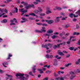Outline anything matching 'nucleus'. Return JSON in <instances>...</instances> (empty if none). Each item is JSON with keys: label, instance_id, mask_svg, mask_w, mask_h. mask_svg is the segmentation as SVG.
<instances>
[{"label": "nucleus", "instance_id": "nucleus-60", "mask_svg": "<svg viewBox=\"0 0 80 80\" xmlns=\"http://www.w3.org/2000/svg\"><path fill=\"white\" fill-rule=\"evenodd\" d=\"M58 75L60 74V71H59L58 72Z\"/></svg>", "mask_w": 80, "mask_h": 80}, {"label": "nucleus", "instance_id": "nucleus-37", "mask_svg": "<svg viewBox=\"0 0 80 80\" xmlns=\"http://www.w3.org/2000/svg\"><path fill=\"white\" fill-rule=\"evenodd\" d=\"M42 26H43L44 27H47V26L48 25L47 24H42Z\"/></svg>", "mask_w": 80, "mask_h": 80}, {"label": "nucleus", "instance_id": "nucleus-23", "mask_svg": "<svg viewBox=\"0 0 80 80\" xmlns=\"http://www.w3.org/2000/svg\"><path fill=\"white\" fill-rule=\"evenodd\" d=\"M57 36L55 35H54L52 37H51V38H52V39H54V38H57Z\"/></svg>", "mask_w": 80, "mask_h": 80}, {"label": "nucleus", "instance_id": "nucleus-46", "mask_svg": "<svg viewBox=\"0 0 80 80\" xmlns=\"http://www.w3.org/2000/svg\"><path fill=\"white\" fill-rule=\"evenodd\" d=\"M54 77H58V75L56 74V73H55V74L54 75Z\"/></svg>", "mask_w": 80, "mask_h": 80}, {"label": "nucleus", "instance_id": "nucleus-5", "mask_svg": "<svg viewBox=\"0 0 80 80\" xmlns=\"http://www.w3.org/2000/svg\"><path fill=\"white\" fill-rule=\"evenodd\" d=\"M70 74H71V75H73V76H72V77H71L70 79H73L74 77H75V75H74V73L73 72H71L70 73Z\"/></svg>", "mask_w": 80, "mask_h": 80}, {"label": "nucleus", "instance_id": "nucleus-59", "mask_svg": "<svg viewBox=\"0 0 80 80\" xmlns=\"http://www.w3.org/2000/svg\"><path fill=\"white\" fill-rule=\"evenodd\" d=\"M46 70V68H42V70Z\"/></svg>", "mask_w": 80, "mask_h": 80}, {"label": "nucleus", "instance_id": "nucleus-7", "mask_svg": "<svg viewBox=\"0 0 80 80\" xmlns=\"http://www.w3.org/2000/svg\"><path fill=\"white\" fill-rule=\"evenodd\" d=\"M69 16L70 17H71V18H72V17H73V16L74 17H78V15H77L75 16V15L72 13L69 14Z\"/></svg>", "mask_w": 80, "mask_h": 80}, {"label": "nucleus", "instance_id": "nucleus-62", "mask_svg": "<svg viewBox=\"0 0 80 80\" xmlns=\"http://www.w3.org/2000/svg\"><path fill=\"white\" fill-rule=\"evenodd\" d=\"M76 20H77V19H75V18H74L73 19V22H75L76 21Z\"/></svg>", "mask_w": 80, "mask_h": 80}, {"label": "nucleus", "instance_id": "nucleus-51", "mask_svg": "<svg viewBox=\"0 0 80 80\" xmlns=\"http://www.w3.org/2000/svg\"><path fill=\"white\" fill-rule=\"evenodd\" d=\"M78 45H80V39H79V41L78 42Z\"/></svg>", "mask_w": 80, "mask_h": 80}, {"label": "nucleus", "instance_id": "nucleus-55", "mask_svg": "<svg viewBox=\"0 0 80 80\" xmlns=\"http://www.w3.org/2000/svg\"><path fill=\"white\" fill-rule=\"evenodd\" d=\"M60 80H64V78L63 77H61Z\"/></svg>", "mask_w": 80, "mask_h": 80}, {"label": "nucleus", "instance_id": "nucleus-20", "mask_svg": "<svg viewBox=\"0 0 80 80\" xmlns=\"http://www.w3.org/2000/svg\"><path fill=\"white\" fill-rule=\"evenodd\" d=\"M22 19L24 20V21H22L21 22V23H23V22H25V18H22Z\"/></svg>", "mask_w": 80, "mask_h": 80}, {"label": "nucleus", "instance_id": "nucleus-43", "mask_svg": "<svg viewBox=\"0 0 80 80\" xmlns=\"http://www.w3.org/2000/svg\"><path fill=\"white\" fill-rule=\"evenodd\" d=\"M58 53L59 55H60V50L58 51Z\"/></svg>", "mask_w": 80, "mask_h": 80}, {"label": "nucleus", "instance_id": "nucleus-15", "mask_svg": "<svg viewBox=\"0 0 80 80\" xmlns=\"http://www.w3.org/2000/svg\"><path fill=\"white\" fill-rule=\"evenodd\" d=\"M74 38V37L73 36H72L70 38L69 41L67 42V44H69V43H70V42H71V38Z\"/></svg>", "mask_w": 80, "mask_h": 80}, {"label": "nucleus", "instance_id": "nucleus-19", "mask_svg": "<svg viewBox=\"0 0 80 80\" xmlns=\"http://www.w3.org/2000/svg\"><path fill=\"white\" fill-rule=\"evenodd\" d=\"M54 58H57V59H58V60H60V57H58V55H55Z\"/></svg>", "mask_w": 80, "mask_h": 80}, {"label": "nucleus", "instance_id": "nucleus-24", "mask_svg": "<svg viewBox=\"0 0 80 80\" xmlns=\"http://www.w3.org/2000/svg\"><path fill=\"white\" fill-rule=\"evenodd\" d=\"M39 12L40 11H39L38 10H35L34 11V12L35 13H36V14H37V13H38V12Z\"/></svg>", "mask_w": 80, "mask_h": 80}, {"label": "nucleus", "instance_id": "nucleus-28", "mask_svg": "<svg viewBox=\"0 0 80 80\" xmlns=\"http://www.w3.org/2000/svg\"><path fill=\"white\" fill-rule=\"evenodd\" d=\"M51 72L49 70H47V71H46L45 72L46 73H51Z\"/></svg>", "mask_w": 80, "mask_h": 80}, {"label": "nucleus", "instance_id": "nucleus-22", "mask_svg": "<svg viewBox=\"0 0 80 80\" xmlns=\"http://www.w3.org/2000/svg\"><path fill=\"white\" fill-rule=\"evenodd\" d=\"M38 10H39V12H42L43 11L41 7H39L38 8Z\"/></svg>", "mask_w": 80, "mask_h": 80}, {"label": "nucleus", "instance_id": "nucleus-21", "mask_svg": "<svg viewBox=\"0 0 80 80\" xmlns=\"http://www.w3.org/2000/svg\"><path fill=\"white\" fill-rule=\"evenodd\" d=\"M52 13V12L50 10H48L46 12V14H49V13Z\"/></svg>", "mask_w": 80, "mask_h": 80}, {"label": "nucleus", "instance_id": "nucleus-10", "mask_svg": "<svg viewBox=\"0 0 80 80\" xmlns=\"http://www.w3.org/2000/svg\"><path fill=\"white\" fill-rule=\"evenodd\" d=\"M54 65L55 66H56V65H57V60L56 59H54Z\"/></svg>", "mask_w": 80, "mask_h": 80}, {"label": "nucleus", "instance_id": "nucleus-35", "mask_svg": "<svg viewBox=\"0 0 80 80\" xmlns=\"http://www.w3.org/2000/svg\"><path fill=\"white\" fill-rule=\"evenodd\" d=\"M72 65V64L71 63H69L68 64H66V67H68L69 65Z\"/></svg>", "mask_w": 80, "mask_h": 80}, {"label": "nucleus", "instance_id": "nucleus-25", "mask_svg": "<svg viewBox=\"0 0 80 80\" xmlns=\"http://www.w3.org/2000/svg\"><path fill=\"white\" fill-rule=\"evenodd\" d=\"M42 48H47V45L46 44L45 45H42Z\"/></svg>", "mask_w": 80, "mask_h": 80}, {"label": "nucleus", "instance_id": "nucleus-44", "mask_svg": "<svg viewBox=\"0 0 80 80\" xmlns=\"http://www.w3.org/2000/svg\"><path fill=\"white\" fill-rule=\"evenodd\" d=\"M45 13H42V14H40V16H45Z\"/></svg>", "mask_w": 80, "mask_h": 80}, {"label": "nucleus", "instance_id": "nucleus-11", "mask_svg": "<svg viewBox=\"0 0 80 80\" xmlns=\"http://www.w3.org/2000/svg\"><path fill=\"white\" fill-rule=\"evenodd\" d=\"M38 71H39V72L40 73H43V71H42V69H41L40 68H38Z\"/></svg>", "mask_w": 80, "mask_h": 80}, {"label": "nucleus", "instance_id": "nucleus-40", "mask_svg": "<svg viewBox=\"0 0 80 80\" xmlns=\"http://www.w3.org/2000/svg\"><path fill=\"white\" fill-rule=\"evenodd\" d=\"M36 32H38V33H40V31L38 30H35Z\"/></svg>", "mask_w": 80, "mask_h": 80}, {"label": "nucleus", "instance_id": "nucleus-38", "mask_svg": "<svg viewBox=\"0 0 80 80\" xmlns=\"http://www.w3.org/2000/svg\"><path fill=\"white\" fill-rule=\"evenodd\" d=\"M48 77H47L45 78H44L43 79V80H48Z\"/></svg>", "mask_w": 80, "mask_h": 80}, {"label": "nucleus", "instance_id": "nucleus-18", "mask_svg": "<svg viewBox=\"0 0 80 80\" xmlns=\"http://www.w3.org/2000/svg\"><path fill=\"white\" fill-rule=\"evenodd\" d=\"M6 1H4V3H8V2H12V0H6Z\"/></svg>", "mask_w": 80, "mask_h": 80}, {"label": "nucleus", "instance_id": "nucleus-61", "mask_svg": "<svg viewBox=\"0 0 80 80\" xmlns=\"http://www.w3.org/2000/svg\"><path fill=\"white\" fill-rule=\"evenodd\" d=\"M60 55H61L62 56H63L64 55L63 54L62 52H60Z\"/></svg>", "mask_w": 80, "mask_h": 80}, {"label": "nucleus", "instance_id": "nucleus-34", "mask_svg": "<svg viewBox=\"0 0 80 80\" xmlns=\"http://www.w3.org/2000/svg\"><path fill=\"white\" fill-rule=\"evenodd\" d=\"M55 79L56 80H60V77H58V78H56Z\"/></svg>", "mask_w": 80, "mask_h": 80}, {"label": "nucleus", "instance_id": "nucleus-42", "mask_svg": "<svg viewBox=\"0 0 80 80\" xmlns=\"http://www.w3.org/2000/svg\"><path fill=\"white\" fill-rule=\"evenodd\" d=\"M33 3L34 5H37V4H38V2H34Z\"/></svg>", "mask_w": 80, "mask_h": 80}, {"label": "nucleus", "instance_id": "nucleus-31", "mask_svg": "<svg viewBox=\"0 0 80 80\" xmlns=\"http://www.w3.org/2000/svg\"><path fill=\"white\" fill-rule=\"evenodd\" d=\"M29 15H33V16H36L34 13H31L29 14Z\"/></svg>", "mask_w": 80, "mask_h": 80}, {"label": "nucleus", "instance_id": "nucleus-53", "mask_svg": "<svg viewBox=\"0 0 80 80\" xmlns=\"http://www.w3.org/2000/svg\"><path fill=\"white\" fill-rule=\"evenodd\" d=\"M38 78H40L41 77V75L40 74H39L38 75Z\"/></svg>", "mask_w": 80, "mask_h": 80}, {"label": "nucleus", "instance_id": "nucleus-3", "mask_svg": "<svg viewBox=\"0 0 80 80\" xmlns=\"http://www.w3.org/2000/svg\"><path fill=\"white\" fill-rule=\"evenodd\" d=\"M30 7H32V8H34V5L33 4L32 5H29L28 6H26L25 8H26V9H28V8H30Z\"/></svg>", "mask_w": 80, "mask_h": 80}, {"label": "nucleus", "instance_id": "nucleus-49", "mask_svg": "<svg viewBox=\"0 0 80 80\" xmlns=\"http://www.w3.org/2000/svg\"><path fill=\"white\" fill-rule=\"evenodd\" d=\"M15 9L16 10V13H17V12H18V9H17V8H15Z\"/></svg>", "mask_w": 80, "mask_h": 80}, {"label": "nucleus", "instance_id": "nucleus-30", "mask_svg": "<svg viewBox=\"0 0 80 80\" xmlns=\"http://www.w3.org/2000/svg\"><path fill=\"white\" fill-rule=\"evenodd\" d=\"M46 57L47 58H50V56L49 55L47 54L46 55Z\"/></svg>", "mask_w": 80, "mask_h": 80}, {"label": "nucleus", "instance_id": "nucleus-45", "mask_svg": "<svg viewBox=\"0 0 80 80\" xmlns=\"http://www.w3.org/2000/svg\"><path fill=\"white\" fill-rule=\"evenodd\" d=\"M53 57V55H51L49 56V58H52Z\"/></svg>", "mask_w": 80, "mask_h": 80}, {"label": "nucleus", "instance_id": "nucleus-13", "mask_svg": "<svg viewBox=\"0 0 80 80\" xmlns=\"http://www.w3.org/2000/svg\"><path fill=\"white\" fill-rule=\"evenodd\" d=\"M1 22L3 23H7V20L6 19H4L2 21H1Z\"/></svg>", "mask_w": 80, "mask_h": 80}, {"label": "nucleus", "instance_id": "nucleus-33", "mask_svg": "<svg viewBox=\"0 0 80 80\" xmlns=\"http://www.w3.org/2000/svg\"><path fill=\"white\" fill-rule=\"evenodd\" d=\"M29 19L30 20H35V18H30V17L29 18Z\"/></svg>", "mask_w": 80, "mask_h": 80}, {"label": "nucleus", "instance_id": "nucleus-1", "mask_svg": "<svg viewBox=\"0 0 80 80\" xmlns=\"http://www.w3.org/2000/svg\"><path fill=\"white\" fill-rule=\"evenodd\" d=\"M24 8H22V9H19V10L20 12H22V13L21 14V15L22 16L23 14H24V13H26V12H27V10H24Z\"/></svg>", "mask_w": 80, "mask_h": 80}, {"label": "nucleus", "instance_id": "nucleus-57", "mask_svg": "<svg viewBox=\"0 0 80 80\" xmlns=\"http://www.w3.org/2000/svg\"><path fill=\"white\" fill-rule=\"evenodd\" d=\"M37 24L38 25H42V24L41 23H37Z\"/></svg>", "mask_w": 80, "mask_h": 80}, {"label": "nucleus", "instance_id": "nucleus-54", "mask_svg": "<svg viewBox=\"0 0 80 80\" xmlns=\"http://www.w3.org/2000/svg\"><path fill=\"white\" fill-rule=\"evenodd\" d=\"M65 34V32H62V34H60V36H62L63 35V34Z\"/></svg>", "mask_w": 80, "mask_h": 80}, {"label": "nucleus", "instance_id": "nucleus-27", "mask_svg": "<svg viewBox=\"0 0 80 80\" xmlns=\"http://www.w3.org/2000/svg\"><path fill=\"white\" fill-rule=\"evenodd\" d=\"M50 34H46L44 35V37H46V36H48V37H50Z\"/></svg>", "mask_w": 80, "mask_h": 80}, {"label": "nucleus", "instance_id": "nucleus-9", "mask_svg": "<svg viewBox=\"0 0 80 80\" xmlns=\"http://www.w3.org/2000/svg\"><path fill=\"white\" fill-rule=\"evenodd\" d=\"M35 67H36V65L34 66L32 68L33 73H35V70H36V68Z\"/></svg>", "mask_w": 80, "mask_h": 80}, {"label": "nucleus", "instance_id": "nucleus-64", "mask_svg": "<svg viewBox=\"0 0 80 80\" xmlns=\"http://www.w3.org/2000/svg\"><path fill=\"white\" fill-rule=\"evenodd\" d=\"M50 65H48V66L47 65V67L48 68H50Z\"/></svg>", "mask_w": 80, "mask_h": 80}, {"label": "nucleus", "instance_id": "nucleus-39", "mask_svg": "<svg viewBox=\"0 0 80 80\" xmlns=\"http://www.w3.org/2000/svg\"><path fill=\"white\" fill-rule=\"evenodd\" d=\"M13 20L15 21V23H17V20H16V18H14L13 19Z\"/></svg>", "mask_w": 80, "mask_h": 80}, {"label": "nucleus", "instance_id": "nucleus-48", "mask_svg": "<svg viewBox=\"0 0 80 80\" xmlns=\"http://www.w3.org/2000/svg\"><path fill=\"white\" fill-rule=\"evenodd\" d=\"M15 25V23H12L10 24V25Z\"/></svg>", "mask_w": 80, "mask_h": 80}, {"label": "nucleus", "instance_id": "nucleus-26", "mask_svg": "<svg viewBox=\"0 0 80 80\" xmlns=\"http://www.w3.org/2000/svg\"><path fill=\"white\" fill-rule=\"evenodd\" d=\"M55 8L56 10H60V8L58 7H56Z\"/></svg>", "mask_w": 80, "mask_h": 80}, {"label": "nucleus", "instance_id": "nucleus-50", "mask_svg": "<svg viewBox=\"0 0 80 80\" xmlns=\"http://www.w3.org/2000/svg\"><path fill=\"white\" fill-rule=\"evenodd\" d=\"M4 12H6V13H7L8 11H7V9H5L4 10Z\"/></svg>", "mask_w": 80, "mask_h": 80}, {"label": "nucleus", "instance_id": "nucleus-47", "mask_svg": "<svg viewBox=\"0 0 80 80\" xmlns=\"http://www.w3.org/2000/svg\"><path fill=\"white\" fill-rule=\"evenodd\" d=\"M79 63H80V62L78 61L76 62V64H77V65H78Z\"/></svg>", "mask_w": 80, "mask_h": 80}, {"label": "nucleus", "instance_id": "nucleus-4", "mask_svg": "<svg viewBox=\"0 0 80 80\" xmlns=\"http://www.w3.org/2000/svg\"><path fill=\"white\" fill-rule=\"evenodd\" d=\"M45 27H42V29H41L40 32V33H42V32H46V30H45Z\"/></svg>", "mask_w": 80, "mask_h": 80}, {"label": "nucleus", "instance_id": "nucleus-2", "mask_svg": "<svg viewBox=\"0 0 80 80\" xmlns=\"http://www.w3.org/2000/svg\"><path fill=\"white\" fill-rule=\"evenodd\" d=\"M46 21L48 22V24H52V23H53L54 22V21L52 20H46Z\"/></svg>", "mask_w": 80, "mask_h": 80}, {"label": "nucleus", "instance_id": "nucleus-58", "mask_svg": "<svg viewBox=\"0 0 80 80\" xmlns=\"http://www.w3.org/2000/svg\"><path fill=\"white\" fill-rule=\"evenodd\" d=\"M63 53H67V52L65 51H63Z\"/></svg>", "mask_w": 80, "mask_h": 80}, {"label": "nucleus", "instance_id": "nucleus-6", "mask_svg": "<svg viewBox=\"0 0 80 80\" xmlns=\"http://www.w3.org/2000/svg\"><path fill=\"white\" fill-rule=\"evenodd\" d=\"M60 47V44H58L57 45H54L53 46V48L54 49H56L57 48H59Z\"/></svg>", "mask_w": 80, "mask_h": 80}, {"label": "nucleus", "instance_id": "nucleus-63", "mask_svg": "<svg viewBox=\"0 0 80 80\" xmlns=\"http://www.w3.org/2000/svg\"><path fill=\"white\" fill-rule=\"evenodd\" d=\"M70 57V55H68L66 56L67 58H68Z\"/></svg>", "mask_w": 80, "mask_h": 80}, {"label": "nucleus", "instance_id": "nucleus-56", "mask_svg": "<svg viewBox=\"0 0 80 80\" xmlns=\"http://www.w3.org/2000/svg\"><path fill=\"white\" fill-rule=\"evenodd\" d=\"M77 72L78 73H80V71L79 69L77 70Z\"/></svg>", "mask_w": 80, "mask_h": 80}, {"label": "nucleus", "instance_id": "nucleus-8", "mask_svg": "<svg viewBox=\"0 0 80 80\" xmlns=\"http://www.w3.org/2000/svg\"><path fill=\"white\" fill-rule=\"evenodd\" d=\"M60 17H57L56 18V19L55 20V23H57L60 21Z\"/></svg>", "mask_w": 80, "mask_h": 80}, {"label": "nucleus", "instance_id": "nucleus-29", "mask_svg": "<svg viewBox=\"0 0 80 80\" xmlns=\"http://www.w3.org/2000/svg\"><path fill=\"white\" fill-rule=\"evenodd\" d=\"M29 74L30 75H31V76H33L34 75L32 74V72H29Z\"/></svg>", "mask_w": 80, "mask_h": 80}, {"label": "nucleus", "instance_id": "nucleus-12", "mask_svg": "<svg viewBox=\"0 0 80 80\" xmlns=\"http://www.w3.org/2000/svg\"><path fill=\"white\" fill-rule=\"evenodd\" d=\"M2 65H3V67H4L7 68V67L5 65H8V63L7 62H4L3 63H2Z\"/></svg>", "mask_w": 80, "mask_h": 80}, {"label": "nucleus", "instance_id": "nucleus-41", "mask_svg": "<svg viewBox=\"0 0 80 80\" xmlns=\"http://www.w3.org/2000/svg\"><path fill=\"white\" fill-rule=\"evenodd\" d=\"M48 46H49V47H49V48H52V45H51V44L50 43H48Z\"/></svg>", "mask_w": 80, "mask_h": 80}, {"label": "nucleus", "instance_id": "nucleus-32", "mask_svg": "<svg viewBox=\"0 0 80 80\" xmlns=\"http://www.w3.org/2000/svg\"><path fill=\"white\" fill-rule=\"evenodd\" d=\"M69 50H73L74 49V47H70L69 48Z\"/></svg>", "mask_w": 80, "mask_h": 80}, {"label": "nucleus", "instance_id": "nucleus-16", "mask_svg": "<svg viewBox=\"0 0 80 80\" xmlns=\"http://www.w3.org/2000/svg\"><path fill=\"white\" fill-rule=\"evenodd\" d=\"M73 35H80V33L74 32H73Z\"/></svg>", "mask_w": 80, "mask_h": 80}, {"label": "nucleus", "instance_id": "nucleus-14", "mask_svg": "<svg viewBox=\"0 0 80 80\" xmlns=\"http://www.w3.org/2000/svg\"><path fill=\"white\" fill-rule=\"evenodd\" d=\"M53 32V31L52 30H49L47 31L48 33H52Z\"/></svg>", "mask_w": 80, "mask_h": 80}, {"label": "nucleus", "instance_id": "nucleus-52", "mask_svg": "<svg viewBox=\"0 0 80 80\" xmlns=\"http://www.w3.org/2000/svg\"><path fill=\"white\" fill-rule=\"evenodd\" d=\"M51 52V50H48L46 51L47 53H49V52Z\"/></svg>", "mask_w": 80, "mask_h": 80}, {"label": "nucleus", "instance_id": "nucleus-17", "mask_svg": "<svg viewBox=\"0 0 80 80\" xmlns=\"http://www.w3.org/2000/svg\"><path fill=\"white\" fill-rule=\"evenodd\" d=\"M12 57V54L9 53V54L8 58L7 59V60H8L10 58V57Z\"/></svg>", "mask_w": 80, "mask_h": 80}, {"label": "nucleus", "instance_id": "nucleus-36", "mask_svg": "<svg viewBox=\"0 0 80 80\" xmlns=\"http://www.w3.org/2000/svg\"><path fill=\"white\" fill-rule=\"evenodd\" d=\"M66 18H67V17H65L64 18H62V20H65V19H66Z\"/></svg>", "mask_w": 80, "mask_h": 80}]
</instances>
